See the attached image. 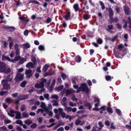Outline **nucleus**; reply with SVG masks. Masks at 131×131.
Instances as JSON below:
<instances>
[{
    "label": "nucleus",
    "instance_id": "nucleus-15",
    "mask_svg": "<svg viewBox=\"0 0 131 131\" xmlns=\"http://www.w3.org/2000/svg\"><path fill=\"white\" fill-rule=\"evenodd\" d=\"M94 102L96 103L95 104V106H98L99 105L100 102L99 99L97 97H95L94 99Z\"/></svg>",
    "mask_w": 131,
    "mask_h": 131
},
{
    "label": "nucleus",
    "instance_id": "nucleus-45",
    "mask_svg": "<svg viewBox=\"0 0 131 131\" xmlns=\"http://www.w3.org/2000/svg\"><path fill=\"white\" fill-rule=\"evenodd\" d=\"M26 83V82L25 81H23L21 83L20 85V86L21 87H25V85Z\"/></svg>",
    "mask_w": 131,
    "mask_h": 131
},
{
    "label": "nucleus",
    "instance_id": "nucleus-60",
    "mask_svg": "<svg viewBox=\"0 0 131 131\" xmlns=\"http://www.w3.org/2000/svg\"><path fill=\"white\" fill-rule=\"evenodd\" d=\"M39 50H43L44 49V47L42 45H40L38 47Z\"/></svg>",
    "mask_w": 131,
    "mask_h": 131
},
{
    "label": "nucleus",
    "instance_id": "nucleus-27",
    "mask_svg": "<svg viewBox=\"0 0 131 131\" xmlns=\"http://www.w3.org/2000/svg\"><path fill=\"white\" fill-rule=\"evenodd\" d=\"M67 99L66 97H64L62 99V101L63 102V105L64 106H65L66 104V102Z\"/></svg>",
    "mask_w": 131,
    "mask_h": 131
},
{
    "label": "nucleus",
    "instance_id": "nucleus-35",
    "mask_svg": "<svg viewBox=\"0 0 131 131\" xmlns=\"http://www.w3.org/2000/svg\"><path fill=\"white\" fill-rule=\"evenodd\" d=\"M10 31H13L15 29V28L13 27L8 26V29Z\"/></svg>",
    "mask_w": 131,
    "mask_h": 131
},
{
    "label": "nucleus",
    "instance_id": "nucleus-46",
    "mask_svg": "<svg viewBox=\"0 0 131 131\" xmlns=\"http://www.w3.org/2000/svg\"><path fill=\"white\" fill-rule=\"evenodd\" d=\"M128 20L127 22L129 24V27L130 28H131V19L130 17H128Z\"/></svg>",
    "mask_w": 131,
    "mask_h": 131
},
{
    "label": "nucleus",
    "instance_id": "nucleus-51",
    "mask_svg": "<svg viewBox=\"0 0 131 131\" xmlns=\"http://www.w3.org/2000/svg\"><path fill=\"white\" fill-rule=\"evenodd\" d=\"M44 91L45 89L44 88H42L40 90L38 91H37V92L38 94H40L42 93V92Z\"/></svg>",
    "mask_w": 131,
    "mask_h": 131
},
{
    "label": "nucleus",
    "instance_id": "nucleus-23",
    "mask_svg": "<svg viewBox=\"0 0 131 131\" xmlns=\"http://www.w3.org/2000/svg\"><path fill=\"white\" fill-rule=\"evenodd\" d=\"M47 110L45 111L46 112L48 113L49 111V110L52 109V107L51 104H49L48 106L47 107Z\"/></svg>",
    "mask_w": 131,
    "mask_h": 131
},
{
    "label": "nucleus",
    "instance_id": "nucleus-22",
    "mask_svg": "<svg viewBox=\"0 0 131 131\" xmlns=\"http://www.w3.org/2000/svg\"><path fill=\"white\" fill-rule=\"evenodd\" d=\"M70 13L69 12L67 13L65 15H64V17L65 18V19L68 20L70 19Z\"/></svg>",
    "mask_w": 131,
    "mask_h": 131
},
{
    "label": "nucleus",
    "instance_id": "nucleus-10",
    "mask_svg": "<svg viewBox=\"0 0 131 131\" xmlns=\"http://www.w3.org/2000/svg\"><path fill=\"white\" fill-rule=\"evenodd\" d=\"M75 92V91L73 89H69L65 90V93L68 95H69Z\"/></svg>",
    "mask_w": 131,
    "mask_h": 131
},
{
    "label": "nucleus",
    "instance_id": "nucleus-4",
    "mask_svg": "<svg viewBox=\"0 0 131 131\" xmlns=\"http://www.w3.org/2000/svg\"><path fill=\"white\" fill-rule=\"evenodd\" d=\"M41 80L42 81H41L40 83L39 84L37 83L35 85V87L39 88L43 87L44 84V83L46 82L47 80L46 79H42Z\"/></svg>",
    "mask_w": 131,
    "mask_h": 131
},
{
    "label": "nucleus",
    "instance_id": "nucleus-47",
    "mask_svg": "<svg viewBox=\"0 0 131 131\" xmlns=\"http://www.w3.org/2000/svg\"><path fill=\"white\" fill-rule=\"evenodd\" d=\"M97 42L99 44H101L103 42L101 38H99L96 40Z\"/></svg>",
    "mask_w": 131,
    "mask_h": 131
},
{
    "label": "nucleus",
    "instance_id": "nucleus-38",
    "mask_svg": "<svg viewBox=\"0 0 131 131\" xmlns=\"http://www.w3.org/2000/svg\"><path fill=\"white\" fill-rule=\"evenodd\" d=\"M28 102L29 103L30 105H32L34 103L35 101L33 99H32L28 101Z\"/></svg>",
    "mask_w": 131,
    "mask_h": 131
},
{
    "label": "nucleus",
    "instance_id": "nucleus-56",
    "mask_svg": "<svg viewBox=\"0 0 131 131\" xmlns=\"http://www.w3.org/2000/svg\"><path fill=\"white\" fill-rule=\"evenodd\" d=\"M60 114L62 117L63 118H65V116L66 115V113L63 112L62 113H61Z\"/></svg>",
    "mask_w": 131,
    "mask_h": 131
},
{
    "label": "nucleus",
    "instance_id": "nucleus-32",
    "mask_svg": "<svg viewBox=\"0 0 131 131\" xmlns=\"http://www.w3.org/2000/svg\"><path fill=\"white\" fill-rule=\"evenodd\" d=\"M49 67V66L47 64H46L43 68V71L44 72L46 71L48 68Z\"/></svg>",
    "mask_w": 131,
    "mask_h": 131
},
{
    "label": "nucleus",
    "instance_id": "nucleus-58",
    "mask_svg": "<svg viewBox=\"0 0 131 131\" xmlns=\"http://www.w3.org/2000/svg\"><path fill=\"white\" fill-rule=\"evenodd\" d=\"M107 111L108 112L110 113H112L113 112V110L112 108L109 107L107 108Z\"/></svg>",
    "mask_w": 131,
    "mask_h": 131
},
{
    "label": "nucleus",
    "instance_id": "nucleus-54",
    "mask_svg": "<svg viewBox=\"0 0 131 131\" xmlns=\"http://www.w3.org/2000/svg\"><path fill=\"white\" fill-rule=\"evenodd\" d=\"M0 118L2 119H6V117L4 115L1 114L0 115Z\"/></svg>",
    "mask_w": 131,
    "mask_h": 131
},
{
    "label": "nucleus",
    "instance_id": "nucleus-30",
    "mask_svg": "<svg viewBox=\"0 0 131 131\" xmlns=\"http://www.w3.org/2000/svg\"><path fill=\"white\" fill-rule=\"evenodd\" d=\"M75 59L76 61L78 62H79L81 61V57L79 56H77L75 57Z\"/></svg>",
    "mask_w": 131,
    "mask_h": 131
},
{
    "label": "nucleus",
    "instance_id": "nucleus-3",
    "mask_svg": "<svg viewBox=\"0 0 131 131\" xmlns=\"http://www.w3.org/2000/svg\"><path fill=\"white\" fill-rule=\"evenodd\" d=\"M24 75L20 73L17 72L15 80L16 82L22 80L24 77Z\"/></svg>",
    "mask_w": 131,
    "mask_h": 131
},
{
    "label": "nucleus",
    "instance_id": "nucleus-50",
    "mask_svg": "<svg viewBox=\"0 0 131 131\" xmlns=\"http://www.w3.org/2000/svg\"><path fill=\"white\" fill-rule=\"evenodd\" d=\"M21 57L20 56H18L15 58V60H14V61H17L18 60H19Z\"/></svg>",
    "mask_w": 131,
    "mask_h": 131
},
{
    "label": "nucleus",
    "instance_id": "nucleus-61",
    "mask_svg": "<svg viewBox=\"0 0 131 131\" xmlns=\"http://www.w3.org/2000/svg\"><path fill=\"white\" fill-rule=\"evenodd\" d=\"M58 112L60 114L63 112V109L61 108H58Z\"/></svg>",
    "mask_w": 131,
    "mask_h": 131
},
{
    "label": "nucleus",
    "instance_id": "nucleus-48",
    "mask_svg": "<svg viewBox=\"0 0 131 131\" xmlns=\"http://www.w3.org/2000/svg\"><path fill=\"white\" fill-rule=\"evenodd\" d=\"M61 76L62 79L63 80H64L66 79V75L63 73H62L61 74Z\"/></svg>",
    "mask_w": 131,
    "mask_h": 131
},
{
    "label": "nucleus",
    "instance_id": "nucleus-19",
    "mask_svg": "<svg viewBox=\"0 0 131 131\" xmlns=\"http://www.w3.org/2000/svg\"><path fill=\"white\" fill-rule=\"evenodd\" d=\"M40 107L43 108L45 111L47 110V107L44 102H42L41 103Z\"/></svg>",
    "mask_w": 131,
    "mask_h": 131
},
{
    "label": "nucleus",
    "instance_id": "nucleus-62",
    "mask_svg": "<svg viewBox=\"0 0 131 131\" xmlns=\"http://www.w3.org/2000/svg\"><path fill=\"white\" fill-rule=\"evenodd\" d=\"M28 34V31L27 30H26L24 32V35L26 36H27Z\"/></svg>",
    "mask_w": 131,
    "mask_h": 131
},
{
    "label": "nucleus",
    "instance_id": "nucleus-40",
    "mask_svg": "<svg viewBox=\"0 0 131 131\" xmlns=\"http://www.w3.org/2000/svg\"><path fill=\"white\" fill-rule=\"evenodd\" d=\"M16 129L18 130V131H23V129L22 128L19 126H16Z\"/></svg>",
    "mask_w": 131,
    "mask_h": 131
},
{
    "label": "nucleus",
    "instance_id": "nucleus-5",
    "mask_svg": "<svg viewBox=\"0 0 131 131\" xmlns=\"http://www.w3.org/2000/svg\"><path fill=\"white\" fill-rule=\"evenodd\" d=\"M33 73V72L31 70L27 69L26 70L25 74L26 75V77L27 78H29L31 77Z\"/></svg>",
    "mask_w": 131,
    "mask_h": 131
},
{
    "label": "nucleus",
    "instance_id": "nucleus-25",
    "mask_svg": "<svg viewBox=\"0 0 131 131\" xmlns=\"http://www.w3.org/2000/svg\"><path fill=\"white\" fill-rule=\"evenodd\" d=\"M22 115L24 118H27L29 116V115L28 113L24 112L22 113Z\"/></svg>",
    "mask_w": 131,
    "mask_h": 131
},
{
    "label": "nucleus",
    "instance_id": "nucleus-49",
    "mask_svg": "<svg viewBox=\"0 0 131 131\" xmlns=\"http://www.w3.org/2000/svg\"><path fill=\"white\" fill-rule=\"evenodd\" d=\"M11 100V99L10 98H7L5 99L6 102L8 104L10 103Z\"/></svg>",
    "mask_w": 131,
    "mask_h": 131
},
{
    "label": "nucleus",
    "instance_id": "nucleus-55",
    "mask_svg": "<svg viewBox=\"0 0 131 131\" xmlns=\"http://www.w3.org/2000/svg\"><path fill=\"white\" fill-rule=\"evenodd\" d=\"M1 129L2 130L5 131H8V129L5 126H3L1 127Z\"/></svg>",
    "mask_w": 131,
    "mask_h": 131
},
{
    "label": "nucleus",
    "instance_id": "nucleus-16",
    "mask_svg": "<svg viewBox=\"0 0 131 131\" xmlns=\"http://www.w3.org/2000/svg\"><path fill=\"white\" fill-rule=\"evenodd\" d=\"M108 11L110 17V18H112L113 15V10L111 8H108Z\"/></svg>",
    "mask_w": 131,
    "mask_h": 131
},
{
    "label": "nucleus",
    "instance_id": "nucleus-33",
    "mask_svg": "<svg viewBox=\"0 0 131 131\" xmlns=\"http://www.w3.org/2000/svg\"><path fill=\"white\" fill-rule=\"evenodd\" d=\"M101 6L102 9V10H103L105 8V6L104 5V3L101 1L99 2Z\"/></svg>",
    "mask_w": 131,
    "mask_h": 131
},
{
    "label": "nucleus",
    "instance_id": "nucleus-6",
    "mask_svg": "<svg viewBox=\"0 0 131 131\" xmlns=\"http://www.w3.org/2000/svg\"><path fill=\"white\" fill-rule=\"evenodd\" d=\"M6 67V64L3 62H2L0 64V72L3 73Z\"/></svg>",
    "mask_w": 131,
    "mask_h": 131
},
{
    "label": "nucleus",
    "instance_id": "nucleus-17",
    "mask_svg": "<svg viewBox=\"0 0 131 131\" xmlns=\"http://www.w3.org/2000/svg\"><path fill=\"white\" fill-rule=\"evenodd\" d=\"M26 61V59L21 57L20 60L19 61V64H22Z\"/></svg>",
    "mask_w": 131,
    "mask_h": 131
},
{
    "label": "nucleus",
    "instance_id": "nucleus-41",
    "mask_svg": "<svg viewBox=\"0 0 131 131\" xmlns=\"http://www.w3.org/2000/svg\"><path fill=\"white\" fill-rule=\"evenodd\" d=\"M52 105L53 106H57L59 105L58 102L55 101L53 102Z\"/></svg>",
    "mask_w": 131,
    "mask_h": 131
},
{
    "label": "nucleus",
    "instance_id": "nucleus-53",
    "mask_svg": "<svg viewBox=\"0 0 131 131\" xmlns=\"http://www.w3.org/2000/svg\"><path fill=\"white\" fill-rule=\"evenodd\" d=\"M65 118L67 119H69L70 120L72 118L71 116L69 115H66Z\"/></svg>",
    "mask_w": 131,
    "mask_h": 131
},
{
    "label": "nucleus",
    "instance_id": "nucleus-29",
    "mask_svg": "<svg viewBox=\"0 0 131 131\" xmlns=\"http://www.w3.org/2000/svg\"><path fill=\"white\" fill-rule=\"evenodd\" d=\"M24 123L27 125H30L32 123V122L31 121L28 119L25 121Z\"/></svg>",
    "mask_w": 131,
    "mask_h": 131
},
{
    "label": "nucleus",
    "instance_id": "nucleus-63",
    "mask_svg": "<svg viewBox=\"0 0 131 131\" xmlns=\"http://www.w3.org/2000/svg\"><path fill=\"white\" fill-rule=\"evenodd\" d=\"M19 47V45L17 43H16L14 45L15 50L19 49L18 48Z\"/></svg>",
    "mask_w": 131,
    "mask_h": 131
},
{
    "label": "nucleus",
    "instance_id": "nucleus-2",
    "mask_svg": "<svg viewBox=\"0 0 131 131\" xmlns=\"http://www.w3.org/2000/svg\"><path fill=\"white\" fill-rule=\"evenodd\" d=\"M8 80H3L2 81V84L5 89L9 90L10 89V85L8 83Z\"/></svg>",
    "mask_w": 131,
    "mask_h": 131
},
{
    "label": "nucleus",
    "instance_id": "nucleus-13",
    "mask_svg": "<svg viewBox=\"0 0 131 131\" xmlns=\"http://www.w3.org/2000/svg\"><path fill=\"white\" fill-rule=\"evenodd\" d=\"M37 113L38 114L40 113V114H42L43 116H45L46 114L44 113L43 110L42 109H39L38 110L37 112Z\"/></svg>",
    "mask_w": 131,
    "mask_h": 131
},
{
    "label": "nucleus",
    "instance_id": "nucleus-26",
    "mask_svg": "<svg viewBox=\"0 0 131 131\" xmlns=\"http://www.w3.org/2000/svg\"><path fill=\"white\" fill-rule=\"evenodd\" d=\"M112 78H113V77H111L110 76L107 75L105 77L106 80L108 81H110Z\"/></svg>",
    "mask_w": 131,
    "mask_h": 131
},
{
    "label": "nucleus",
    "instance_id": "nucleus-9",
    "mask_svg": "<svg viewBox=\"0 0 131 131\" xmlns=\"http://www.w3.org/2000/svg\"><path fill=\"white\" fill-rule=\"evenodd\" d=\"M124 10L125 13L127 15H129L130 13V11L129 8L126 6H125L124 7Z\"/></svg>",
    "mask_w": 131,
    "mask_h": 131
},
{
    "label": "nucleus",
    "instance_id": "nucleus-12",
    "mask_svg": "<svg viewBox=\"0 0 131 131\" xmlns=\"http://www.w3.org/2000/svg\"><path fill=\"white\" fill-rule=\"evenodd\" d=\"M15 113H16V115L15 117L16 119H19L21 118L20 113L18 111H15Z\"/></svg>",
    "mask_w": 131,
    "mask_h": 131
},
{
    "label": "nucleus",
    "instance_id": "nucleus-64",
    "mask_svg": "<svg viewBox=\"0 0 131 131\" xmlns=\"http://www.w3.org/2000/svg\"><path fill=\"white\" fill-rule=\"evenodd\" d=\"M81 123V121L79 119H77L75 122V123L77 125H79Z\"/></svg>",
    "mask_w": 131,
    "mask_h": 131
},
{
    "label": "nucleus",
    "instance_id": "nucleus-28",
    "mask_svg": "<svg viewBox=\"0 0 131 131\" xmlns=\"http://www.w3.org/2000/svg\"><path fill=\"white\" fill-rule=\"evenodd\" d=\"M35 3L36 4H39V3L37 1L35 0H30L29 2V3Z\"/></svg>",
    "mask_w": 131,
    "mask_h": 131
},
{
    "label": "nucleus",
    "instance_id": "nucleus-42",
    "mask_svg": "<svg viewBox=\"0 0 131 131\" xmlns=\"http://www.w3.org/2000/svg\"><path fill=\"white\" fill-rule=\"evenodd\" d=\"M69 105L70 106L72 107L76 106L77 105V104L76 103H73L72 102H69Z\"/></svg>",
    "mask_w": 131,
    "mask_h": 131
},
{
    "label": "nucleus",
    "instance_id": "nucleus-20",
    "mask_svg": "<svg viewBox=\"0 0 131 131\" xmlns=\"http://www.w3.org/2000/svg\"><path fill=\"white\" fill-rule=\"evenodd\" d=\"M15 111L13 110H10V113H8V114L10 116L13 117L15 116L13 114L14 113H15Z\"/></svg>",
    "mask_w": 131,
    "mask_h": 131
},
{
    "label": "nucleus",
    "instance_id": "nucleus-36",
    "mask_svg": "<svg viewBox=\"0 0 131 131\" xmlns=\"http://www.w3.org/2000/svg\"><path fill=\"white\" fill-rule=\"evenodd\" d=\"M51 98L53 99H58V96L57 95L53 94L51 95Z\"/></svg>",
    "mask_w": 131,
    "mask_h": 131
},
{
    "label": "nucleus",
    "instance_id": "nucleus-39",
    "mask_svg": "<svg viewBox=\"0 0 131 131\" xmlns=\"http://www.w3.org/2000/svg\"><path fill=\"white\" fill-rule=\"evenodd\" d=\"M72 108L70 107H66V108L64 109L65 110H67L68 112H69L71 111H72Z\"/></svg>",
    "mask_w": 131,
    "mask_h": 131
},
{
    "label": "nucleus",
    "instance_id": "nucleus-18",
    "mask_svg": "<svg viewBox=\"0 0 131 131\" xmlns=\"http://www.w3.org/2000/svg\"><path fill=\"white\" fill-rule=\"evenodd\" d=\"M26 67L29 68H33L34 67L33 64L31 62L28 63L26 65Z\"/></svg>",
    "mask_w": 131,
    "mask_h": 131
},
{
    "label": "nucleus",
    "instance_id": "nucleus-43",
    "mask_svg": "<svg viewBox=\"0 0 131 131\" xmlns=\"http://www.w3.org/2000/svg\"><path fill=\"white\" fill-rule=\"evenodd\" d=\"M44 97L47 100L49 99V94H45L44 95Z\"/></svg>",
    "mask_w": 131,
    "mask_h": 131
},
{
    "label": "nucleus",
    "instance_id": "nucleus-31",
    "mask_svg": "<svg viewBox=\"0 0 131 131\" xmlns=\"http://www.w3.org/2000/svg\"><path fill=\"white\" fill-rule=\"evenodd\" d=\"M73 8L75 11L77 12L78 10L79 6L78 4H75L73 6Z\"/></svg>",
    "mask_w": 131,
    "mask_h": 131
},
{
    "label": "nucleus",
    "instance_id": "nucleus-8",
    "mask_svg": "<svg viewBox=\"0 0 131 131\" xmlns=\"http://www.w3.org/2000/svg\"><path fill=\"white\" fill-rule=\"evenodd\" d=\"M2 59L3 61L5 60L6 59L9 61L13 62H14V60L13 59H10L9 57L5 55H3L2 58Z\"/></svg>",
    "mask_w": 131,
    "mask_h": 131
},
{
    "label": "nucleus",
    "instance_id": "nucleus-57",
    "mask_svg": "<svg viewBox=\"0 0 131 131\" xmlns=\"http://www.w3.org/2000/svg\"><path fill=\"white\" fill-rule=\"evenodd\" d=\"M37 124L36 123H33L30 126V127L32 128H34L36 127Z\"/></svg>",
    "mask_w": 131,
    "mask_h": 131
},
{
    "label": "nucleus",
    "instance_id": "nucleus-24",
    "mask_svg": "<svg viewBox=\"0 0 131 131\" xmlns=\"http://www.w3.org/2000/svg\"><path fill=\"white\" fill-rule=\"evenodd\" d=\"M63 87V86L61 85L56 88V90L58 92H59L62 90Z\"/></svg>",
    "mask_w": 131,
    "mask_h": 131
},
{
    "label": "nucleus",
    "instance_id": "nucleus-59",
    "mask_svg": "<svg viewBox=\"0 0 131 131\" xmlns=\"http://www.w3.org/2000/svg\"><path fill=\"white\" fill-rule=\"evenodd\" d=\"M116 112L118 115H121V111L119 109H116Z\"/></svg>",
    "mask_w": 131,
    "mask_h": 131
},
{
    "label": "nucleus",
    "instance_id": "nucleus-21",
    "mask_svg": "<svg viewBox=\"0 0 131 131\" xmlns=\"http://www.w3.org/2000/svg\"><path fill=\"white\" fill-rule=\"evenodd\" d=\"M22 46L24 47V48L28 49L30 47V45L28 43H25L23 44Z\"/></svg>",
    "mask_w": 131,
    "mask_h": 131
},
{
    "label": "nucleus",
    "instance_id": "nucleus-1",
    "mask_svg": "<svg viewBox=\"0 0 131 131\" xmlns=\"http://www.w3.org/2000/svg\"><path fill=\"white\" fill-rule=\"evenodd\" d=\"M80 90L83 92H85L86 93H88L89 92L88 89L86 85L85 84H82L79 87V89L76 92H79Z\"/></svg>",
    "mask_w": 131,
    "mask_h": 131
},
{
    "label": "nucleus",
    "instance_id": "nucleus-11",
    "mask_svg": "<svg viewBox=\"0 0 131 131\" xmlns=\"http://www.w3.org/2000/svg\"><path fill=\"white\" fill-rule=\"evenodd\" d=\"M28 96L27 95L19 96H18L17 100L18 101H20L27 99Z\"/></svg>",
    "mask_w": 131,
    "mask_h": 131
},
{
    "label": "nucleus",
    "instance_id": "nucleus-37",
    "mask_svg": "<svg viewBox=\"0 0 131 131\" xmlns=\"http://www.w3.org/2000/svg\"><path fill=\"white\" fill-rule=\"evenodd\" d=\"M16 124H19L20 125H22L23 123L22 121L19 120H17L16 122Z\"/></svg>",
    "mask_w": 131,
    "mask_h": 131
},
{
    "label": "nucleus",
    "instance_id": "nucleus-7",
    "mask_svg": "<svg viewBox=\"0 0 131 131\" xmlns=\"http://www.w3.org/2000/svg\"><path fill=\"white\" fill-rule=\"evenodd\" d=\"M116 49H118L117 47H115L114 48V51L115 53L118 54H120L121 55L124 56V55L125 54V53H124V54H122V53H121V51H123L122 50H121L120 49H117V50H116Z\"/></svg>",
    "mask_w": 131,
    "mask_h": 131
},
{
    "label": "nucleus",
    "instance_id": "nucleus-14",
    "mask_svg": "<svg viewBox=\"0 0 131 131\" xmlns=\"http://www.w3.org/2000/svg\"><path fill=\"white\" fill-rule=\"evenodd\" d=\"M11 71V69L9 67H6L3 71V73H9Z\"/></svg>",
    "mask_w": 131,
    "mask_h": 131
},
{
    "label": "nucleus",
    "instance_id": "nucleus-44",
    "mask_svg": "<svg viewBox=\"0 0 131 131\" xmlns=\"http://www.w3.org/2000/svg\"><path fill=\"white\" fill-rule=\"evenodd\" d=\"M97 126L96 125H95L93 128L92 131H98V130L97 129Z\"/></svg>",
    "mask_w": 131,
    "mask_h": 131
},
{
    "label": "nucleus",
    "instance_id": "nucleus-34",
    "mask_svg": "<svg viewBox=\"0 0 131 131\" xmlns=\"http://www.w3.org/2000/svg\"><path fill=\"white\" fill-rule=\"evenodd\" d=\"M117 37H114L113 38H107V40L111 41L112 42H114L115 40L116 39Z\"/></svg>",
    "mask_w": 131,
    "mask_h": 131
},
{
    "label": "nucleus",
    "instance_id": "nucleus-52",
    "mask_svg": "<svg viewBox=\"0 0 131 131\" xmlns=\"http://www.w3.org/2000/svg\"><path fill=\"white\" fill-rule=\"evenodd\" d=\"M26 106L25 105H22L21 107V111H24L26 109Z\"/></svg>",
    "mask_w": 131,
    "mask_h": 131
}]
</instances>
